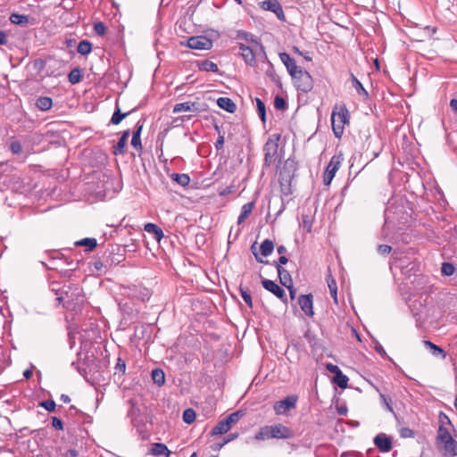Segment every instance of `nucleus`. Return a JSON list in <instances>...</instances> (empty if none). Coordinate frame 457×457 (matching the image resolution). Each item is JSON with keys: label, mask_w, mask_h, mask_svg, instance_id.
Segmentation results:
<instances>
[{"label": "nucleus", "mask_w": 457, "mask_h": 457, "mask_svg": "<svg viewBox=\"0 0 457 457\" xmlns=\"http://www.w3.org/2000/svg\"><path fill=\"white\" fill-rule=\"evenodd\" d=\"M390 269L391 270L394 269L400 270L402 275H403L406 279H410L411 277H414V280L411 281V284L416 280L419 284H422L423 280H425V278L419 274V262L414 258L408 255L397 256L395 255V253H394L393 262L390 263Z\"/></svg>", "instance_id": "1"}, {"label": "nucleus", "mask_w": 457, "mask_h": 457, "mask_svg": "<svg viewBox=\"0 0 457 457\" xmlns=\"http://www.w3.org/2000/svg\"><path fill=\"white\" fill-rule=\"evenodd\" d=\"M295 436L294 431L283 425V424H276L271 426H264L260 428L259 432L255 435L254 438L256 440H265V439H290Z\"/></svg>", "instance_id": "2"}, {"label": "nucleus", "mask_w": 457, "mask_h": 457, "mask_svg": "<svg viewBox=\"0 0 457 457\" xmlns=\"http://www.w3.org/2000/svg\"><path fill=\"white\" fill-rule=\"evenodd\" d=\"M346 122H348V111L345 108L341 109L338 112H332L331 124L336 137H341L344 132V125Z\"/></svg>", "instance_id": "3"}, {"label": "nucleus", "mask_w": 457, "mask_h": 457, "mask_svg": "<svg viewBox=\"0 0 457 457\" xmlns=\"http://www.w3.org/2000/svg\"><path fill=\"white\" fill-rule=\"evenodd\" d=\"M279 138H280V136L276 135L275 139L269 138L263 146L264 164L266 166H270L271 164L275 163V162H276V159L278 156V141L279 140Z\"/></svg>", "instance_id": "4"}, {"label": "nucleus", "mask_w": 457, "mask_h": 457, "mask_svg": "<svg viewBox=\"0 0 457 457\" xmlns=\"http://www.w3.org/2000/svg\"><path fill=\"white\" fill-rule=\"evenodd\" d=\"M343 160L344 157L342 154H336L331 157L323 176V182L325 185L328 186L331 183Z\"/></svg>", "instance_id": "5"}, {"label": "nucleus", "mask_w": 457, "mask_h": 457, "mask_svg": "<svg viewBox=\"0 0 457 457\" xmlns=\"http://www.w3.org/2000/svg\"><path fill=\"white\" fill-rule=\"evenodd\" d=\"M295 83V86L298 90L307 93L311 91L313 87V79L311 74L302 70L298 71L295 78H292Z\"/></svg>", "instance_id": "6"}, {"label": "nucleus", "mask_w": 457, "mask_h": 457, "mask_svg": "<svg viewBox=\"0 0 457 457\" xmlns=\"http://www.w3.org/2000/svg\"><path fill=\"white\" fill-rule=\"evenodd\" d=\"M403 206L395 205V203H389L385 210V224L383 230L386 229V227L389 225L391 222H394L395 220L398 221H402L404 220V217L402 213Z\"/></svg>", "instance_id": "7"}, {"label": "nucleus", "mask_w": 457, "mask_h": 457, "mask_svg": "<svg viewBox=\"0 0 457 457\" xmlns=\"http://www.w3.org/2000/svg\"><path fill=\"white\" fill-rule=\"evenodd\" d=\"M206 111V104H200L198 102H184L176 104L173 107V112L179 113L181 112H192L200 113Z\"/></svg>", "instance_id": "8"}, {"label": "nucleus", "mask_w": 457, "mask_h": 457, "mask_svg": "<svg viewBox=\"0 0 457 457\" xmlns=\"http://www.w3.org/2000/svg\"><path fill=\"white\" fill-rule=\"evenodd\" d=\"M187 46L195 50H209L212 46V41L204 36L191 37L187 41Z\"/></svg>", "instance_id": "9"}, {"label": "nucleus", "mask_w": 457, "mask_h": 457, "mask_svg": "<svg viewBox=\"0 0 457 457\" xmlns=\"http://www.w3.org/2000/svg\"><path fill=\"white\" fill-rule=\"evenodd\" d=\"M296 402V395L287 396L285 399L275 403L274 411L278 415L285 414L287 411L295 407Z\"/></svg>", "instance_id": "10"}, {"label": "nucleus", "mask_w": 457, "mask_h": 457, "mask_svg": "<svg viewBox=\"0 0 457 457\" xmlns=\"http://www.w3.org/2000/svg\"><path fill=\"white\" fill-rule=\"evenodd\" d=\"M261 7L265 11L273 12L279 21H286L282 5L278 0H265L261 4Z\"/></svg>", "instance_id": "11"}, {"label": "nucleus", "mask_w": 457, "mask_h": 457, "mask_svg": "<svg viewBox=\"0 0 457 457\" xmlns=\"http://www.w3.org/2000/svg\"><path fill=\"white\" fill-rule=\"evenodd\" d=\"M262 285L267 291L272 293L282 302L287 303V299L285 291L276 282L268 278H262Z\"/></svg>", "instance_id": "12"}, {"label": "nucleus", "mask_w": 457, "mask_h": 457, "mask_svg": "<svg viewBox=\"0 0 457 457\" xmlns=\"http://www.w3.org/2000/svg\"><path fill=\"white\" fill-rule=\"evenodd\" d=\"M279 59L286 66L287 72L292 78H295L298 71L303 70L296 65L295 59H293L287 53H280Z\"/></svg>", "instance_id": "13"}, {"label": "nucleus", "mask_w": 457, "mask_h": 457, "mask_svg": "<svg viewBox=\"0 0 457 457\" xmlns=\"http://www.w3.org/2000/svg\"><path fill=\"white\" fill-rule=\"evenodd\" d=\"M298 304L305 315L309 317H312L314 315L313 297L312 294L301 295L298 298Z\"/></svg>", "instance_id": "14"}, {"label": "nucleus", "mask_w": 457, "mask_h": 457, "mask_svg": "<svg viewBox=\"0 0 457 457\" xmlns=\"http://www.w3.org/2000/svg\"><path fill=\"white\" fill-rule=\"evenodd\" d=\"M373 442L381 453H388L392 449V440L384 433L378 434Z\"/></svg>", "instance_id": "15"}, {"label": "nucleus", "mask_w": 457, "mask_h": 457, "mask_svg": "<svg viewBox=\"0 0 457 457\" xmlns=\"http://www.w3.org/2000/svg\"><path fill=\"white\" fill-rule=\"evenodd\" d=\"M238 48L239 54L243 57L245 62L248 65L253 66L255 64V54L253 53V50L243 43L238 44Z\"/></svg>", "instance_id": "16"}, {"label": "nucleus", "mask_w": 457, "mask_h": 457, "mask_svg": "<svg viewBox=\"0 0 457 457\" xmlns=\"http://www.w3.org/2000/svg\"><path fill=\"white\" fill-rule=\"evenodd\" d=\"M423 344H424L425 347L430 352V353L433 356L441 358V359H445L446 353L442 347L435 345L434 343H432L429 340H424Z\"/></svg>", "instance_id": "17"}, {"label": "nucleus", "mask_w": 457, "mask_h": 457, "mask_svg": "<svg viewBox=\"0 0 457 457\" xmlns=\"http://www.w3.org/2000/svg\"><path fill=\"white\" fill-rule=\"evenodd\" d=\"M171 452L169 450V448L166 446L165 444L162 443H154L152 445V448L150 450V454L154 456H161L163 455L165 457H169L170 455Z\"/></svg>", "instance_id": "18"}, {"label": "nucleus", "mask_w": 457, "mask_h": 457, "mask_svg": "<svg viewBox=\"0 0 457 457\" xmlns=\"http://www.w3.org/2000/svg\"><path fill=\"white\" fill-rule=\"evenodd\" d=\"M217 104L220 108L230 113H234L237 110L236 104L228 97H220L217 100Z\"/></svg>", "instance_id": "19"}, {"label": "nucleus", "mask_w": 457, "mask_h": 457, "mask_svg": "<svg viewBox=\"0 0 457 457\" xmlns=\"http://www.w3.org/2000/svg\"><path fill=\"white\" fill-rule=\"evenodd\" d=\"M144 229L147 233L152 234L158 242H160L164 236L162 228L154 223L145 224Z\"/></svg>", "instance_id": "20"}, {"label": "nucleus", "mask_w": 457, "mask_h": 457, "mask_svg": "<svg viewBox=\"0 0 457 457\" xmlns=\"http://www.w3.org/2000/svg\"><path fill=\"white\" fill-rule=\"evenodd\" d=\"M142 129H143V124L140 123V121H137V123L136 124V130L133 132L132 139H131V145L137 150L142 149L141 137H140Z\"/></svg>", "instance_id": "21"}, {"label": "nucleus", "mask_w": 457, "mask_h": 457, "mask_svg": "<svg viewBox=\"0 0 457 457\" xmlns=\"http://www.w3.org/2000/svg\"><path fill=\"white\" fill-rule=\"evenodd\" d=\"M410 308L417 321H421L424 319L425 308L420 302L414 301Z\"/></svg>", "instance_id": "22"}, {"label": "nucleus", "mask_w": 457, "mask_h": 457, "mask_svg": "<svg viewBox=\"0 0 457 457\" xmlns=\"http://www.w3.org/2000/svg\"><path fill=\"white\" fill-rule=\"evenodd\" d=\"M197 66L199 70L202 71H212L214 73L219 72L218 65L215 62L209 60L198 62Z\"/></svg>", "instance_id": "23"}, {"label": "nucleus", "mask_w": 457, "mask_h": 457, "mask_svg": "<svg viewBox=\"0 0 457 457\" xmlns=\"http://www.w3.org/2000/svg\"><path fill=\"white\" fill-rule=\"evenodd\" d=\"M253 207H254L253 202L245 204L242 206L241 213L237 218V224H241L245 221V220L252 213Z\"/></svg>", "instance_id": "24"}, {"label": "nucleus", "mask_w": 457, "mask_h": 457, "mask_svg": "<svg viewBox=\"0 0 457 457\" xmlns=\"http://www.w3.org/2000/svg\"><path fill=\"white\" fill-rule=\"evenodd\" d=\"M277 271H278L279 282L282 286L287 287V286L293 285V280H292L291 275L285 268H280Z\"/></svg>", "instance_id": "25"}, {"label": "nucleus", "mask_w": 457, "mask_h": 457, "mask_svg": "<svg viewBox=\"0 0 457 457\" xmlns=\"http://www.w3.org/2000/svg\"><path fill=\"white\" fill-rule=\"evenodd\" d=\"M53 105V100L51 97L48 96H40L37 99L36 106L40 111H48L51 109Z\"/></svg>", "instance_id": "26"}, {"label": "nucleus", "mask_w": 457, "mask_h": 457, "mask_svg": "<svg viewBox=\"0 0 457 457\" xmlns=\"http://www.w3.org/2000/svg\"><path fill=\"white\" fill-rule=\"evenodd\" d=\"M231 428L228 425L224 420H220L212 429V436H218L227 433Z\"/></svg>", "instance_id": "27"}, {"label": "nucleus", "mask_w": 457, "mask_h": 457, "mask_svg": "<svg viewBox=\"0 0 457 457\" xmlns=\"http://www.w3.org/2000/svg\"><path fill=\"white\" fill-rule=\"evenodd\" d=\"M351 80H352V85L354 87V89L356 90V92L362 97L368 98L369 94H368L367 90L363 87L361 81L353 74H351Z\"/></svg>", "instance_id": "28"}, {"label": "nucleus", "mask_w": 457, "mask_h": 457, "mask_svg": "<svg viewBox=\"0 0 457 457\" xmlns=\"http://www.w3.org/2000/svg\"><path fill=\"white\" fill-rule=\"evenodd\" d=\"M274 250V244L270 239H265L260 245L261 254L264 257L269 256Z\"/></svg>", "instance_id": "29"}, {"label": "nucleus", "mask_w": 457, "mask_h": 457, "mask_svg": "<svg viewBox=\"0 0 457 457\" xmlns=\"http://www.w3.org/2000/svg\"><path fill=\"white\" fill-rule=\"evenodd\" d=\"M452 436L449 432V429L447 427L444 425H440L438 428L437 432V440L440 441L442 444L445 441L452 442L451 441Z\"/></svg>", "instance_id": "30"}, {"label": "nucleus", "mask_w": 457, "mask_h": 457, "mask_svg": "<svg viewBox=\"0 0 457 457\" xmlns=\"http://www.w3.org/2000/svg\"><path fill=\"white\" fill-rule=\"evenodd\" d=\"M130 112H121L117 104L116 109L111 118V123L114 125L120 124L124 118L129 115Z\"/></svg>", "instance_id": "31"}, {"label": "nucleus", "mask_w": 457, "mask_h": 457, "mask_svg": "<svg viewBox=\"0 0 457 457\" xmlns=\"http://www.w3.org/2000/svg\"><path fill=\"white\" fill-rule=\"evenodd\" d=\"M152 379L158 386L165 383V374L162 369L156 368L152 371Z\"/></svg>", "instance_id": "32"}, {"label": "nucleus", "mask_w": 457, "mask_h": 457, "mask_svg": "<svg viewBox=\"0 0 457 457\" xmlns=\"http://www.w3.org/2000/svg\"><path fill=\"white\" fill-rule=\"evenodd\" d=\"M170 177L173 181L177 182L182 187H187L190 182V178L186 173H172Z\"/></svg>", "instance_id": "33"}, {"label": "nucleus", "mask_w": 457, "mask_h": 457, "mask_svg": "<svg viewBox=\"0 0 457 457\" xmlns=\"http://www.w3.org/2000/svg\"><path fill=\"white\" fill-rule=\"evenodd\" d=\"M76 245L86 246L87 251H92L97 245V242L96 238L86 237L76 242Z\"/></svg>", "instance_id": "34"}, {"label": "nucleus", "mask_w": 457, "mask_h": 457, "mask_svg": "<svg viewBox=\"0 0 457 457\" xmlns=\"http://www.w3.org/2000/svg\"><path fill=\"white\" fill-rule=\"evenodd\" d=\"M333 381L342 389H345L348 386L349 378L347 376L343 374L341 371L340 373L334 376Z\"/></svg>", "instance_id": "35"}, {"label": "nucleus", "mask_w": 457, "mask_h": 457, "mask_svg": "<svg viewBox=\"0 0 457 457\" xmlns=\"http://www.w3.org/2000/svg\"><path fill=\"white\" fill-rule=\"evenodd\" d=\"M451 443L448 441L444 442V448L445 453H449L451 456L457 455V442L452 437Z\"/></svg>", "instance_id": "36"}, {"label": "nucleus", "mask_w": 457, "mask_h": 457, "mask_svg": "<svg viewBox=\"0 0 457 457\" xmlns=\"http://www.w3.org/2000/svg\"><path fill=\"white\" fill-rule=\"evenodd\" d=\"M238 289L240 292V295L242 296L247 306L253 308V300L249 289L247 287H243L242 285L239 286Z\"/></svg>", "instance_id": "37"}, {"label": "nucleus", "mask_w": 457, "mask_h": 457, "mask_svg": "<svg viewBox=\"0 0 457 457\" xmlns=\"http://www.w3.org/2000/svg\"><path fill=\"white\" fill-rule=\"evenodd\" d=\"M77 51L82 55H87L92 51V44L88 40H82L79 43Z\"/></svg>", "instance_id": "38"}, {"label": "nucleus", "mask_w": 457, "mask_h": 457, "mask_svg": "<svg viewBox=\"0 0 457 457\" xmlns=\"http://www.w3.org/2000/svg\"><path fill=\"white\" fill-rule=\"evenodd\" d=\"M82 79L81 71L79 68L73 69L68 75L69 82L72 85L79 83Z\"/></svg>", "instance_id": "39"}, {"label": "nucleus", "mask_w": 457, "mask_h": 457, "mask_svg": "<svg viewBox=\"0 0 457 457\" xmlns=\"http://www.w3.org/2000/svg\"><path fill=\"white\" fill-rule=\"evenodd\" d=\"M269 63V67L266 71V75L270 78V79L278 84V85H280V78L279 76L276 73V71H275V68L273 66V64L270 62H268Z\"/></svg>", "instance_id": "40"}, {"label": "nucleus", "mask_w": 457, "mask_h": 457, "mask_svg": "<svg viewBox=\"0 0 457 457\" xmlns=\"http://www.w3.org/2000/svg\"><path fill=\"white\" fill-rule=\"evenodd\" d=\"M241 416H242L241 411H235V412H232L229 415H228L223 420L231 428L233 425L237 424L239 421V419Z\"/></svg>", "instance_id": "41"}, {"label": "nucleus", "mask_w": 457, "mask_h": 457, "mask_svg": "<svg viewBox=\"0 0 457 457\" xmlns=\"http://www.w3.org/2000/svg\"><path fill=\"white\" fill-rule=\"evenodd\" d=\"M376 388V391L379 393V397H380V400L381 402L383 403V404L386 406V410L390 412H393L394 410H393V407H392V401H391V398L384 394H382L378 387H375Z\"/></svg>", "instance_id": "42"}, {"label": "nucleus", "mask_w": 457, "mask_h": 457, "mask_svg": "<svg viewBox=\"0 0 457 457\" xmlns=\"http://www.w3.org/2000/svg\"><path fill=\"white\" fill-rule=\"evenodd\" d=\"M441 272L444 276H452L455 272V267L451 262H443L441 267Z\"/></svg>", "instance_id": "43"}, {"label": "nucleus", "mask_w": 457, "mask_h": 457, "mask_svg": "<svg viewBox=\"0 0 457 457\" xmlns=\"http://www.w3.org/2000/svg\"><path fill=\"white\" fill-rule=\"evenodd\" d=\"M256 106H257L258 114H259L262 121L265 122L266 121V107H265L264 103L260 98H256Z\"/></svg>", "instance_id": "44"}, {"label": "nucleus", "mask_w": 457, "mask_h": 457, "mask_svg": "<svg viewBox=\"0 0 457 457\" xmlns=\"http://www.w3.org/2000/svg\"><path fill=\"white\" fill-rule=\"evenodd\" d=\"M10 21L13 24L21 25V24H23V23H27L29 19H28V16H26V15L13 13V14L11 15Z\"/></svg>", "instance_id": "45"}, {"label": "nucleus", "mask_w": 457, "mask_h": 457, "mask_svg": "<svg viewBox=\"0 0 457 457\" xmlns=\"http://www.w3.org/2000/svg\"><path fill=\"white\" fill-rule=\"evenodd\" d=\"M195 420V412L193 409H187L183 412V421L191 424Z\"/></svg>", "instance_id": "46"}, {"label": "nucleus", "mask_w": 457, "mask_h": 457, "mask_svg": "<svg viewBox=\"0 0 457 457\" xmlns=\"http://www.w3.org/2000/svg\"><path fill=\"white\" fill-rule=\"evenodd\" d=\"M127 140L126 139H122V138H120L117 145L113 147V154L115 155H119V154H123L124 153V148L127 145Z\"/></svg>", "instance_id": "47"}, {"label": "nucleus", "mask_w": 457, "mask_h": 457, "mask_svg": "<svg viewBox=\"0 0 457 457\" xmlns=\"http://www.w3.org/2000/svg\"><path fill=\"white\" fill-rule=\"evenodd\" d=\"M328 286L330 291V295L333 297L335 303H337V287L335 279L332 278L331 280H328Z\"/></svg>", "instance_id": "48"}, {"label": "nucleus", "mask_w": 457, "mask_h": 457, "mask_svg": "<svg viewBox=\"0 0 457 457\" xmlns=\"http://www.w3.org/2000/svg\"><path fill=\"white\" fill-rule=\"evenodd\" d=\"M392 251V247L388 245H378L377 246V252L382 256L388 255Z\"/></svg>", "instance_id": "49"}, {"label": "nucleus", "mask_w": 457, "mask_h": 457, "mask_svg": "<svg viewBox=\"0 0 457 457\" xmlns=\"http://www.w3.org/2000/svg\"><path fill=\"white\" fill-rule=\"evenodd\" d=\"M274 106L278 110H284L287 107V102L279 96H277L274 100Z\"/></svg>", "instance_id": "50"}, {"label": "nucleus", "mask_w": 457, "mask_h": 457, "mask_svg": "<svg viewBox=\"0 0 457 457\" xmlns=\"http://www.w3.org/2000/svg\"><path fill=\"white\" fill-rule=\"evenodd\" d=\"M40 406L44 407L49 412H52L55 410L56 404L53 400H46L40 403Z\"/></svg>", "instance_id": "51"}, {"label": "nucleus", "mask_w": 457, "mask_h": 457, "mask_svg": "<svg viewBox=\"0 0 457 457\" xmlns=\"http://www.w3.org/2000/svg\"><path fill=\"white\" fill-rule=\"evenodd\" d=\"M94 30L97 35L103 36L105 34L106 27L103 22H97L94 25Z\"/></svg>", "instance_id": "52"}, {"label": "nucleus", "mask_w": 457, "mask_h": 457, "mask_svg": "<svg viewBox=\"0 0 457 457\" xmlns=\"http://www.w3.org/2000/svg\"><path fill=\"white\" fill-rule=\"evenodd\" d=\"M10 149L13 154H18L21 153L22 146L19 141H12L10 144Z\"/></svg>", "instance_id": "53"}, {"label": "nucleus", "mask_w": 457, "mask_h": 457, "mask_svg": "<svg viewBox=\"0 0 457 457\" xmlns=\"http://www.w3.org/2000/svg\"><path fill=\"white\" fill-rule=\"evenodd\" d=\"M288 262V259L287 257H286L285 255H281L278 261H274L273 262V265H275L277 270L280 268H284L283 265L287 264Z\"/></svg>", "instance_id": "54"}, {"label": "nucleus", "mask_w": 457, "mask_h": 457, "mask_svg": "<svg viewBox=\"0 0 457 457\" xmlns=\"http://www.w3.org/2000/svg\"><path fill=\"white\" fill-rule=\"evenodd\" d=\"M52 426L57 430H62L63 428V423L62 420L57 417L52 418Z\"/></svg>", "instance_id": "55"}, {"label": "nucleus", "mask_w": 457, "mask_h": 457, "mask_svg": "<svg viewBox=\"0 0 457 457\" xmlns=\"http://www.w3.org/2000/svg\"><path fill=\"white\" fill-rule=\"evenodd\" d=\"M400 435L403 438L413 437L414 432L409 428H403L400 430Z\"/></svg>", "instance_id": "56"}, {"label": "nucleus", "mask_w": 457, "mask_h": 457, "mask_svg": "<svg viewBox=\"0 0 457 457\" xmlns=\"http://www.w3.org/2000/svg\"><path fill=\"white\" fill-rule=\"evenodd\" d=\"M439 421H440V425H444L445 427L446 426H453L450 419L448 418V416L445 415L443 412H441L440 415H439Z\"/></svg>", "instance_id": "57"}, {"label": "nucleus", "mask_w": 457, "mask_h": 457, "mask_svg": "<svg viewBox=\"0 0 457 457\" xmlns=\"http://www.w3.org/2000/svg\"><path fill=\"white\" fill-rule=\"evenodd\" d=\"M62 457H78L79 452L76 449H68L62 453Z\"/></svg>", "instance_id": "58"}, {"label": "nucleus", "mask_w": 457, "mask_h": 457, "mask_svg": "<svg viewBox=\"0 0 457 457\" xmlns=\"http://www.w3.org/2000/svg\"><path fill=\"white\" fill-rule=\"evenodd\" d=\"M326 367H327V370H328L329 372L333 373L335 376H336L337 374H338V373H340V372L342 371V370L339 369V367H338V366L334 365V364H332V363H328V364H327V366H326Z\"/></svg>", "instance_id": "59"}, {"label": "nucleus", "mask_w": 457, "mask_h": 457, "mask_svg": "<svg viewBox=\"0 0 457 457\" xmlns=\"http://www.w3.org/2000/svg\"><path fill=\"white\" fill-rule=\"evenodd\" d=\"M375 350L376 352L380 354L383 358H386L387 355H386V353L384 349V347L379 344V343H377L376 345H375Z\"/></svg>", "instance_id": "60"}, {"label": "nucleus", "mask_w": 457, "mask_h": 457, "mask_svg": "<svg viewBox=\"0 0 457 457\" xmlns=\"http://www.w3.org/2000/svg\"><path fill=\"white\" fill-rule=\"evenodd\" d=\"M223 145H224V137L220 135L215 142V148L217 150H220L223 148Z\"/></svg>", "instance_id": "61"}, {"label": "nucleus", "mask_w": 457, "mask_h": 457, "mask_svg": "<svg viewBox=\"0 0 457 457\" xmlns=\"http://www.w3.org/2000/svg\"><path fill=\"white\" fill-rule=\"evenodd\" d=\"M233 192H234V187L233 186H229V187H225L223 190H221L220 192V195L221 196H226V195H229V194H231Z\"/></svg>", "instance_id": "62"}, {"label": "nucleus", "mask_w": 457, "mask_h": 457, "mask_svg": "<svg viewBox=\"0 0 457 457\" xmlns=\"http://www.w3.org/2000/svg\"><path fill=\"white\" fill-rule=\"evenodd\" d=\"M337 411L339 415L345 416L347 414L348 409L345 405H339L337 407Z\"/></svg>", "instance_id": "63"}, {"label": "nucleus", "mask_w": 457, "mask_h": 457, "mask_svg": "<svg viewBox=\"0 0 457 457\" xmlns=\"http://www.w3.org/2000/svg\"><path fill=\"white\" fill-rule=\"evenodd\" d=\"M116 369L121 370L123 373L125 372L126 364H125V361L123 360H121L120 358L118 359V362L116 364Z\"/></svg>", "instance_id": "64"}]
</instances>
